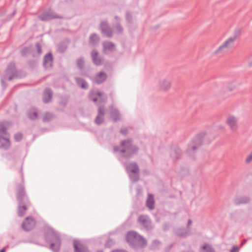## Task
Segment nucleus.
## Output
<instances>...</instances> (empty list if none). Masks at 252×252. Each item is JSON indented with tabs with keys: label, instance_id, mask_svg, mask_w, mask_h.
Returning a JSON list of instances; mask_svg holds the SVG:
<instances>
[{
	"label": "nucleus",
	"instance_id": "46",
	"mask_svg": "<svg viewBox=\"0 0 252 252\" xmlns=\"http://www.w3.org/2000/svg\"><path fill=\"white\" fill-rule=\"evenodd\" d=\"M246 242H247V240H246V239L243 240V241L242 242L241 246L244 245Z\"/></svg>",
	"mask_w": 252,
	"mask_h": 252
},
{
	"label": "nucleus",
	"instance_id": "50",
	"mask_svg": "<svg viewBox=\"0 0 252 252\" xmlns=\"http://www.w3.org/2000/svg\"><path fill=\"white\" fill-rule=\"evenodd\" d=\"M249 65L250 66H252V61H250V62L249 63Z\"/></svg>",
	"mask_w": 252,
	"mask_h": 252
},
{
	"label": "nucleus",
	"instance_id": "34",
	"mask_svg": "<svg viewBox=\"0 0 252 252\" xmlns=\"http://www.w3.org/2000/svg\"><path fill=\"white\" fill-rule=\"evenodd\" d=\"M181 154V151L178 148H176L174 150V153L172 154V156L175 158H179Z\"/></svg>",
	"mask_w": 252,
	"mask_h": 252
},
{
	"label": "nucleus",
	"instance_id": "4",
	"mask_svg": "<svg viewBox=\"0 0 252 252\" xmlns=\"http://www.w3.org/2000/svg\"><path fill=\"white\" fill-rule=\"evenodd\" d=\"M16 195L19 202L18 214L19 216L23 217L25 214L27 206L30 204V202L26 195L24 188L22 185L17 187Z\"/></svg>",
	"mask_w": 252,
	"mask_h": 252
},
{
	"label": "nucleus",
	"instance_id": "8",
	"mask_svg": "<svg viewBox=\"0 0 252 252\" xmlns=\"http://www.w3.org/2000/svg\"><path fill=\"white\" fill-rule=\"evenodd\" d=\"M4 123L0 124V149H7L10 146L9 134Z\"/></svg>",
	"mask_w": 252,
	"mask_h": 252
},
{
	"label": "nucleus",
	"instance_id": "42",
	"mask_svg": "<svg viewBox=\"0 0 252 252\" xmlns=\"http://www.w3.org/2000/svg\"><path fill=\"white\" fill-rule=\"evenodd\" d=\"M230 252H239V248L236 246H234L230 251Z\"/></svg>",
	"mask_w": 252,
	"mask_h": 252
},
{
	"label": "nucleus",
	"instance_id": "40",
	"mask_svg": "<svg viewBox=\"0 0 252 252\" xmlns=\"http://www.w3.org/2000/svg\"><path fill=\"white\" fill-rule=\"evenodd\" d=\"M36 49H37V53L39 54H41L42 53L41 48V46H40V44L39 43H36Z\"/></svg>",
	"mask_w": 252,
	"mask_h": 252
},
{
	"label": "nucleus",
	"instance_id": "21",
	"mask_svg": "<svg viewBox=\"0 0 252 252\" xmlns=\"http://www.w3.org/2000/svg\"><path fill=\"white\" fill-rule=\"evenodd\" d=\"M75 252H90L87 248L77 240L73 242Z\"/></svg>",
	"mask_w": 252,
	"mask_h": 252
},
{
	"label": "nucleus",
	"instance_id": "28",
	"mask_svg": "<svg viewBox=\"0 0 252 252\" xmlns=\"http://www.w3.org/2000/svg\"><path fill=\"white\" fill-rule=\"evenodd\" d=\"M75 79L77 85L82 89H87L88 88V83L83 79L79 77H76Z\"/></svg>",
	"mask_w": 252,
	"mask_h": 252
},
{
	"label": "nucleus",
	"instance_id": "16",
	"mask_svg": "<svg viewBox=\"0 0 252 252\" xmlns=\"http://www.w3.org/2000/svg\"><path fill=\"white\" fill-rule=\"evenodd\" d=\"M102 33L107 37H111L113 35V31L109 26L106 21H102L100 25Z\"/></svg>",
	"mask_w": 252,
	"mask_h": 252
},
{
	"label": "nucleus",
	"instance_id": "43",
	"mask_svg": "<svg viewBox=\"0 0 252 252\" xmlns=\"http://www.w3.org/2000/svg\"><path fill=\"white\" fill-rule=\"evenodd\" d=\"M114 242L112 240H109L105 244L106 247H110L111 245H113Z\"/></svg>",
	"mask_w": 252,
	"mask_h": 252
},
{
	"label": "nucleus",
	"instance_id": "37",
	"mask_svg": "<svg viewBox=\"0 0 252 252\" xmlns=\"http://www.w3.org/2000/svg\"><path fill=\"white\" fill-rule=\"evenodd\" d=\"M115 29L117 31V32L119 33H121L123 31V29L119 24H117L114 26Z\"/></svg>",
	"mask_w": 252,
	"mask_h": 252
},
{
	"label": "nucleus",
	"instance_id": "19",
	"mask_svg": "<svg viewBox=\"0 0 252 252\" xmlns=\"http://www.w3.org/2000/svg\"><path fill=\"white\" fill-rule=\"evenodd\" d=\"M139 222L143 225L145 229L149 230L152 228L151 221L147 216H141L138 218Z\"/></svg>",
	"mask_w": 252,
	"mask_h": 252
},
{
	"label": "nucleus",
	"instance_id": "53",
	"mask_svg": "<svg viewBox=\"0 0 252 252\" xmlns=\"http://www.w3.org/2000/svg\"><path fill=\"white\" fill-rule=\"evenodd\" d=\"M15 11H14V12H13V13H12V16L15 14Z\"/></svg>",
	"mask_w": 252,
	"mask_h": 252
},
{
	"label": "nucleus",
	"instance_id": "5",
	"mask_svg": "<svg viewBox=\"0 0 252 252\" xmlns=\"http://www.w3.org/2000/svg\"><path fill=\"white\" fill-rule=\"evenodd\" d=\"M238 36V34L235 33L232 36L225 40L214 52V54L223 55L228 53L230 49L233 48Z\"/></svg>",
	"mask_w": 252,
	"mask_h": 252
},
{
	"label": "nucleus",
	"instance_id": "44",
	"mask_svg": "<svg viewBox=\"0 0 252 252\" xmlns=\"http://www.w3.org/2000/svg\"><path fill=\"white\" fill-rule=\"evenodd\" d=\"M121 133L123 134H126L127 133V129L126 128H122L121 130Z\"/></svg>",
	"mask_w": 252,
	"mask_h": 252
},
{
	"label": "nucleus",
	"instance_id": "12",
	"mask_svg": "<svg viewBox=\"0 0 252 252\" xmlns=\"http://www.w3.org/2000/svg\"><path fill=\"white\" fill-rule=\"evenodd\" d=\"M157 86L161 91L166 92L171 87V81L169 78H161L158 81Z\"/></svg>",
	"mask_w": 252,
	"mask_h": 252
},
{
	"label": "nucleus",
	"instance_id": "9",
	"mask_svg": "<svg viewBox=\"0 0 252 252\" xmlns=\"http://www.w3.org/2000/svg\"><path fill=\"white\" fill-rule=\"evenodd\" d=\"M236 88V82L235 81L220 83L216 85L217 89L220 93H225L227 92H231Z\"/></svg>",
	"mask_w": 252,
	"mask_h": 252
},
{
	"label": "nucleus",
	"instance_id": "51",
	"mask_svg": "<svg viewBox=\"0 0 252 252\" xmlns=\"http://www.w3.org/2000/svg\"><path fill=\"white\" fill-rule=\"evenodd\" d=\"M5 248H4L3 249H2L1 250H0V252H5Z\"/></svg>",
	"mask_w": 252,
	"mask_h": 252
},
{
	"label": "nucleus",
	"instance_id": "15",
	"mask_svg": "<svg viewBox=\"0 0 252 252\" xmlns=\"http://www.w3.org/2000/svg\"><path fill=\"white\" fill-rule=\"evenodd\" d=\"M61 18V16L56 14L51 9L43 12L39 16V18L42 21H48L53 19Z\"/></svg>",
	"mask_w": 252,
	"mask_h": 252
},
{
	"label": "nucleus",
	"instance_id": "38",
	"mask_svg": "<svg viewBox=\"0 0 252 252\" xmlns=\"http://www.w3.org/2000/svg\"><path fill=\"white\" fill-rule=\"evenodd\" d=\"M22 138V134L21 133H17L14 135V139L16 141H20Z\"/></svg>",
	"mask_w": 252,
	"mask_h": 252
},
{
	"label": "nucleus",
	"instance_id": "45",
	"mask_svg": "<svg viewBox=\"0 0 252 252\" xmlns=\"http://www.w3.org/2000/svg\"><path fill=\"white\" fill-rule=\"evenodd\" d=\"M112 252H127L125 250H117L113 251Z\"/></svg>",
	"mask_w": 252,
	"mask_h": 252
},
{
	"label": "nucleus",
	"instance_id": "35",
	"mask_svg": "<svg viewBox=\"0 0 252 252\" xmlns=\"http://www.w3.org/2000/svg\"><path fill=\"white\" fill-rule=\"evenodd\" d=\"M160 245V243L157 240L153 241V243L151 245V249L153 250H156L158 249Z\"/></svg>",
	"mask_w": 252,
	"mask_h": 252
},
{
	"label": "nucleus",
	"instance_id": "31",
	"mask_svg": "<svg viewBox=\"0 0 252 252\" xmlns=\"http://www.w3.org/2000/svg\"><path fill=\"white\" fill-rule=\"evenodd\" d=\"M76 64L78 66V67L81 69L82 70L84 68V64L85 62L83 58H80L77 60L76 61Z\"/></svg>",
	"mask_w": 252,
	"mask_h": 252
},
{
	"label": "nucleus",
	"instance_id": "20",
	"mask_svg": "<svg viewBox=\"0 0 252 252\" xmlns=\"http://www.w3.org/2000/svg\"><path fill=\"white\" fill-rule=\"evenodd\" d=\"M103 52L105 54L113 52L115 49V45L111 41H104L102 43Z\"/></svg>",
	"mask_w": 252,
	"mask_h": 252
},
{
	"label": "nucleus",
	"instance_id": "30",
	"mask_svg": "<svg viewBox=\"0 0 252 252\" xmlns=\"http://www.w3.org/2000/svg\"><path fill=\"white\" fill-rule=\"evenodd\" d=\"M176 234L179 237H186L189 235V231L182 228L176 230Z\"/></svg>",
	"mask_w": 252,
	"mask_h": 252
},
{
	"label": "nucleus",
	"instance_id": "26",
	"mask_svg": "<svg viewBox=\"0 0 252 252\" xmlns=\"http://www.w3.org/2000/svg\"><path fill=\"white\" fill-rule=\"evenodd\" d=\"M146 206L150 210H153L155 207L154 196L151 194H148L146 200Z\"/></svg>",
	"mask_w": 252,
	"mask_h": 252
},
{
	"label": "nucleus",
	"instance_id": "24",
	"mask_svg": "<svg viewBox=\"0 0 252 252\" xmlns=\"http://www.w3.org/2000/svg\"><path fill=\"white\" fill-rule=\"evenodd\" d=\"M52 97V92L49 88L45 89L43 94V100L45 103L50 102Z\"/></svg>",
	"mask_w": 252,
	"mask_h": 252
},
{
	"label": "nucleus",
	"instance_id": "14",
	"mask_svg": "<svg viewBox=\"0 0 252 252\" xmlns=\"http://www.w3.org/2000/svg\"><path fill=\"white\" fill-rule=\"evenodd\" d=\"M238 118L233 115H229L227 117L226 123L232 132L237 131L238 128Z\"/></svg>",
	"mask_w": 252,
	"mask_h": 252
},
{
	"label": "nucleus",
	"instance_id": "25",
	"mask_svg": "<svg viewBox=\"0 0 252 252\" xmlns=\"http://www.w3.org/2000/svg\"><path fill=\"white\" fill-rule=\"evenodd\" d=\"M107 78V74L103 71L100 72L97 74L94 79L95 82L100 84L103 83Z\"/></svg>",
	"mask_w": 252,
	"mask_h": 252
},
{
	"label": "nucleus",
	"instance_id": "36",
	"mask_svg": "<svg viewBox=\"0 0 252 252\" xmlns=\"http://www.w3.org/2000/svg\"><path fill=\"white\" fill-rule=\"evenodd\" d=\"M52 117V115L51 114L49 113H46L44 114L43 117V121L44 122H49L50 121Z\"/></svg>",
	"mask_w": 252,
	"mask_h": 252
},
{
	"label": "nucleus",
	"instance_id": "49",
	"mask_svg": "<svg viewBox=\"0 0 252 252\" xmlns=\"http://www.w3.org/2000/svg\"><path fill=\"white\" fill-rule=\"evenodd\" d=\"M115 19L117 21H120V18L118 16H115Z\"/></svg>",
	"mask_w": 252,
	"mask_h": 252
},
{
	"label": "nucleus",
	"instance_id": "29",
	"mask_svg": "<svg viewBox=\"0 0 252 252\" xmlns=\"http://www.w3.org/2000/svg\"><path fill=\"white\" fill-rule=\"evenodd\" d=\"M99 41V36L95 33L91 34L90 36L89 42L92 45H94L98 43Z\"/></svg>",
	"mask_w": 252,
	"mask_h": 252
},
{
	"label": "nucleus",
	"instance_id": "22",
	"mask_svg": "<svg viewBox=\"0 0 252 252\" xmlns=\"http://www.w3.org/2000/svg\"><path fill=\"white\" fill-rule=\"evenodd\" d=\"M110 116L114 122L121 119V114L118 110L113 106L110 107Z\"/></svg>",
	"mask_w": 252,
	"mask_h": 252
},
{
	"label": "nucleus",
	"instance_id": "13",
	"mask_svg": "<svg viewBox=\"0 0 252 252\" xmlns=\"http://www.w3.org/2000/svg\"><path fill=\"white\" fill-rule=\"evenodd\" d=\"M106 108L104 105H100L97 109V114L94 119V122L97 125H101L104 121V116L106 112Z\"/></svg>",
	"mask_w": 252,
	"mask_h": 252
},
{
	"label": "nucleus",
	"instance_id": "6",
	"mask_svg": "<svg viewBox=\"0 0 252 252\" xmlns=\"http://www.w3.org/2000/svg\"><path fill=\"white\" fill-rule=\"evenodd\" d=\"M126 241L131 246L133 247L137 246L143 247L147 245L146 240L134 231L127 233Z\"/></svg>",
	"mask_w": 252,
	"mask_h": 252
},
{
	"label": "nucleus",
	"instance_id": "10",
	"mask_svg": "<svg viewBox=\"0 0 252 252\" xmlns=\"http://www.w3.org/2000/svg\"><path fill=\"white\" fill-rule=\"evenodd\" d=\"M15 76H16V70L15 69V64L11 63H9L7 66L6 71L5 75L4 78H1V83L2 87L5 88L6 85H5L4 80L8 77L9 80H11Z\"/></svg>",
	"mask_w": 252,
	"mask_h": 252
},
{
	"label": "nucleus",
	"instance_id": "32",
	"mask_svg": "<svg viewBox=\"0 0 252 252\" xmlns=\"http://www.w3.org/2000/svg\"><path fill=\"white\" fill-rule=\"evenodd\" d=\"M28 117L31 120H36L37 118V113L35 111H30L28 113Z\"/></svg>",
	"mask_w": 252,
	"mask_h": 252
},
{
	"label": "nucleus",
	"instance_id": "23",
	"mask_svg": "<svg viewBox=\"0 0 252 252\" xmlns=\"http://www.w3.org/2000/svg\"><path fill=\"white\" fill-rule=\"evenodd\" d=\"M52 55L51 53H49L46 54L44 58L43 65L46 68H47L50 67L52 66Z\"/></svg>",
	"mask_w": 252,
	"mask_h": 252
},
{
	"label": "nucleus",
	"instance_id": "2",
	"mask_svg": "<svg viewBox=\"0 0 252 252\" xmlns=\"http://www.w3.org/2000/svg\"><path fill=\"white\" fill-rule=\"evenodd\" d=\"M206 133H210V131H202L199 133L190 141L186 150L187 155L194 159L197 151L202 145L204 138H207L208 135Z\"/></svg>",
	"mask_w": 252,
	"mask_h": 252
},
{
	"label": "nucleus",
	"instance_id": "47",
	"mask_svg": "<svg viewBox=\"0 0 252 252\" xmlns=\"http://www.w3.org/2000/svg\"><path fill=\"white\" fill-rule=\"evenodd\" d=\"M26 49H24V50H23L22 51H21V53L22 55H25V53H26Z\"/></svg>",
	"mask_w": 252,
	"mask_h": 252
},
{
	"label": "nucleus",
	"instance_id": "3",
	"mask_svg": "<svg viewBox=\"0 0 252 252\" xmlns=\"http://www.w3.org/2000/svg\"><path fill=\"white\" fill-rule=\"evenodd\" d=\"M45 239L50 243V249L54 252H57L60 249L61 240L59 234L50 226H46Z\"/></svg>",
	"mask_w": 252,
	"mask_h": 252
},
{
	"label": "nucleus",
	"instance_id": "11",
	"mask_svg": "<svg viewBox=\"0 0 252 252\" xmlns=\"http://www.w3.org/2000/svg\"><path fill=\"white\" fill-rule=\"evenodd\" d=\"M89 97L93 101L99 103H104L107 100V96L104 94L95 90L90 92Z\"/></svg>",
	"mask_w": 252,
	"mask_h": 252
},
{
	"label": "nucleus",
	"instance_id": "54",
	"mask_svg": "<svg viewBox=\"0 0 252 252\" xmlns=\"http://www.w3.org/2000/svg\"><path fill=\"white\" fill-rule=\"evenodd\" d=\"M22 181H23V174H22Z\"/></svg>",
	"mask_w": 252,
	"mask_h": 252
},
{
	"label": "nucleus",
	"instance_id": "1",
	"mask_svg": "<svg viewBox=\"0 0 252 252\" xmlns=\"http://www.w3.org/2000/svg\"><path fill=\"white\" fill-rule=\"evenodd\" d=\"M138 148L133 145L131 140L126 139L121 142L119 146L114 147V153L118 157L119 160H122L123 158H129L136 154Z\"/></svg>",
	"mask_w": 252,
	"mask_h": 252
},
{
	"label": "nucleus",
	"instance_id": "27",
	"mask_svg": "<svg viewBox=\"0 0 252 252\" xmlns=\"http://www.w3.org/2000/svg\"><path fill=\"white\" fill-rule=\"evenodd\" d=\"M250 198L247 196H241L235 199L234 202L236 204H247L250 202Z\"/></svg>",
	"mask_w": 252,
	"mask_h": 252
},
{
	"label": "nucleus",
	"instance_id": "7",
	"mask_svg": "<svg viewBox=\"0 0 252 252\" xmlns=\"http://www.w3.org/2000/svg\"><path fill=\"white\" fill-rule=\"evenodd\" d=\"M124 165L130 180L132 182L138 181L139 179V168L138 165L135 162H129L124 163Z\"/></svg>",
	"mask_w": 252,
	"mask_h": 252
},
{
	"label": "nucleus",
	"instance_id": "41",
	"mask_svg": "<svg viewBox=\"0 0 252 252\" xmlns=\"http://www.w3.org/2000/svg\"><path fill=\"white\" fill-rule=\"evenodd\" d=\"M252 161V153L250 154L246 158V162L247 163H250Z\"/></svg>",
	"mask_w": 252,
	"mask_h": 252
},
{
	"label": "nucleus",
	"instance_id": "18",
	"mask_svg": "<svg viewBox=\"0 0 252 252\" xmlns=\"http://www.w3.org/2000/svg\"><path fill=\"white\" fill-rule=\"evenodd\" d=\"M91 58L94 63L97 66L101 65L103 63V58L98 56V52L96 50H93L92 51Z\"/></svg>",
	"mask_w": 252,
	"mask_h": 252
},
{
	"label": "nucleus",
	"instance_id": "52",
	"mask_svg": "<svg viewBox=\"0 0 252 252\" xmlns=\"http://www.w3.org/2000/svg\"><path fill=\"white\" fill-rule=\"evenodd\" d=\"M66 48H64V49H62L60 47L59 48V50L61 51V52H63L64 51V50Z\"/></svg>",
	"mask_w": 252,
	"mask_h": 252
},
{
	"label": "nucleus",
	"instance_id": "55",
	"mask_svg": "<svg viewBox=\"0 0 252 252\" xmlns=\"http://www.w3.org/2000/svg\"><path fill=\"white\" fill-rule=\"evenodd\" d=\"M97 252H103L102 251H98Z\"/></svg>",
	"mask_w": 252,
	"mask_h": 252
},
{
	"label": "nucleus",
	"instance_id": "48",
	"mask_svg": "<svg viewBox=\"0 0 252 252\" xmlns=\"http://www.w3.org/2000/svg\"><path fill=\"white\" fill-rule=\"evenodd\" d=\"M192 223V221L190 220H188V226H189Z\"/></svg>",
	"mask_w": 252,
	"mask_h": 252
},
{
	"label": "nucleus",
	"instance_id": "39",
	"mask_svg": "<svg viewBox=\"0 0 252 252\" xmlns=\"http://www.w3.org/2000/svg\"><path fill=\"white\" fill-rule=\"evenodd\" d=\"M126 19L128 23H130L131 22L132 15L129 12H127L126 13Z\"/></svg>",
	"mask_w": 252,
	"mask_h": 252
},
{
	"label": "nucleus",
	"instance_id": "17",
	"mask_svg": "<svg viewBox=\"0 0 252 252\" xmlns=\"http://www.w3.org/2000/svg\"><path fill=\"white\" fill-rule=\"evenodd\" d=\"M35 225V221L30 217H27L22 223V228L25 231H29L32 229Z\"/></svg>",
	"mask_w": 252,
	"mask_h": 252
},
{
	"label": "nucleus",
	"instance_id": "33",
	"mask_svg": "<svg viewBox=\"0 0 252 252\" xmlns=\"http://www.w3.org/2000/svg\"><path fill=\"white\" fill-rule=\"evenodd\" d=\"M202 248L204 251L203 252H215L214 249L208 245H204Z\"/></svg>",
	"mask_w": 252,
	"mask_h": 252
}]
</instances>
